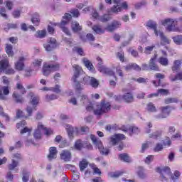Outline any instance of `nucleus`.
<instances>
[{"instance_id": "obj_16", "label": "nucleus", "mask_w": 182, "mask_h": 182, "mask_svg": "<svg viewBox=\"0 0 182 182\" xmlns=\"http://www.w3.org/2000/svg\"><path fill=\"white\" fill-rule=\"evenodd\" d=\"M146 26H148V28H150L151 29H153L156 36H159V31L157 30V23H156V21L149 20L146 23Z\"/></svg>"}, {"instance_id": "obj_55", "label": "nucleus", "mask_w": 182, "mask_h": 182, "mask_svg": "<svg viewBox=\"0 0 182 182\" xmlns=\"http://www.w3.org/2000/svg\"><path fill=\"white\" fill-rule=\"evenodd\" d=\"M154 76H155L156 79H159V80H158L159 85H160V83H161V80H160V79H164V77H166V75H164V74H161V73H156Z\"/></svg>"}, {"instance_id": "obj_58", "label": "nucleus", "mask_w": 182, "mask_h": 182, "mask_svg": "<svg viewBox=\"0 0 182 182\" xmlns=\"http://www.w3.org/2000/svg\"><path fill=\"white\" fill-rule=\"evenodd\" d=\"M154 48H155V46L146 47L144 53H146V55H150V53H151V52H153V49H154Z\"/></svg>"}, {"instance_id": "obj_56", "label": "nucleus", "mask_w": 182, "mask_h": 182, "mask_svg": "<svg viewBox=\"0 0 182 182\" xmlns=\"http://www.w3.org/2000/svg\"><path fill=\"white\" fill-rule=\"evenodd\" d=\"M80 102H82L83 105H87V103H90V101H89L87 95H81Z\"/></svg>"}, {"instance_id": "obj_4", "label": "nucleus", "mask_w": 182, "mask_h": 182, "mask_svg": "<svg viewBox=\"0 0 182 182\" xmlns=\"http://www.w3.org/2000/svg\"><path fill=\"white\" fill-rule=\"evenodd\" d=\"M90 139L94 144H95V146L99 149L100 154H102L103 156H109V153H110V149H109V148H105L100 139H97L96 136L93 134H91Z\"/></svg>"}, {"instance_id": "obj_64", "label": "nucleus", "mask_w": 182, "mask_h": 182, "mask_svg": "<svg viewBox=\"0 0 182 182\" xmlns=\"http://www.w3.org/2000/svg\"><path fill=\"white\" fill-rule=\"evenodd\" d=\"M153 160H154V156L153 155H149L148 156L146 159H145V163L146 164H150L151 163V161H153Z\"/></svg>"}, {"instance_id": "obj_5", "label": "nucleus", "mask_w": 182, "mask_h": 182, "mask_svg": "<svg viewBox=\"0 0 182 182\" xmlns=\"http://www.w3.org/2000/svg\"><path fill=\"white\" fill-rule=\"evenodd\" d=\"M110 110V103L102 101L100 104L97 105L96 109L94 110V114L97 116H100L103 113H107Z\"/></svg>"}, {"instance_id": "obj_6", "label": "nucleus", "mask_w": 182, "mask_h": 182, "mask_svg": "<svg viewBox=\"0 0 182 182\" xmlns=\"http://www.w3.org/2000/svg\"><path fill=\"white\" fill-rule=\"evenodd\" d=\"M41 130H44V134L46 136H50V134H53V131H52V129L45 127V126L42 124V122H38V129L34 132L35 139H41Z\"/></svg>"}, {"instance_id": "obj_8", "label": "nucleus", "mask_w": 182, "mask_h": 182, "mask_svg": "<svg viewBox=\"0 0 182 182\" xmlns=\"http://www.w3.org/2000/svg\"><path fill=\"white\" fill-rule=\"evenodd\" d=\"M97 60L99 61L98 63V70L101 72V73H104L105 75H108L109 76H113L114 73L110 70V68H107L105 65H102L103 64V60L100 57L97 58Z\"/></svg>"}, {"instance_id": "obj_43", "label": "nucleus", "mask_w": 182, "mask_h": 182, "mask_svg": "<svg viewBox=\"0 0 182 182\" xmlns=\"http://www.w3.org/2000/svg\"><path fill=\"white\" fill-rule=\"evenodd\" d=\"M147 110L148 112H151V113H154L155 112H157V109L156 108V106L153 102H149L147 105Z\"/></svg>"}, {"instance_id": "obj_63", "label": "nucleus", "mask_w": 182, "mask_h": 182, "mask_svg": "<svg viewBox=\"0 0 182 182\" xmlns=\"http://www.w3.org/2000/svg\"><path fill=\"white\" fill-rule=\"evenodd\" d=\"M46 99L47 102H50V100H55V99H58V96H56L55 95H47L46 96Z\"/></svg>"}, {"instance_id": "obj_50", "label": "nucleus", "mask_w": 182, "mask_h": 182, "mask_svg": "<svg viewBox=\"0 0 182 182\" xmlns=\"http://www.w3.org/2000/svg\"><path fill=\"white\" fill-rule=\"evenodd\" d=\"M162 145L163 146L166 147V146L168 147H170L171 146V140H170L169 137H166V140H162Z\"/></svg>"}, {"instance_id": "obj_57", "label": "nucleus", "mask_w": 182, "mask_h": 182, "mask_svg": "<svg viewBox=\"0 0 182 182\" xmlns=\"http://www.w3.org/2000/svg\"><path fill=\"white\" fill-rule=\"evenodd\" d=\"M17 26L15 23H7V28H4V31H6V32H8V31H9V29H16Z\"/></svg>"}, {"instance_id": "obj_44", "label": "nucleus", "mask_w": 182, "mask_h": 182, "mask_svg": "<svg viewBox=\"0 0 182 182\" xmlns=\"http://www.w3.org/2000/svg\"><path fill=\"white\" fill-rule=\"evenodd\" d=\"M159 62L162 66H168V59L167 58L160 57Z\"/></svg>"}, {"instance_id": "obj_28", "label": "nucleus", "mask_w": 182, "mask_h": 182, "mask_svg": "<svg viewBox=\"0 0 182 182\" xmlns=\"http://www.w3.org/2000/svg\"><path fill=\"white\" fill-rule=\"evenodd\" d=\"M28 97H31V103L33 105V106H36L38 103H39V97L35 96V94L33 92H29L28 95Z\"/></svg>"}, {"instance_id": "obj_18", "label": "nucleus", "mask_w": 182, "mask_h": 182, "mask_svg": "<svg viewBox=\"0 0 182 182\" xmlns=\"http://www.w3.org/2000/svg\"><path fill=\"white\" fill-rule=\"evenodd\" d=\"M159 36L161 38V45L164 46V45H168L171 42L170 39H168L165 35L164 32H161L159 31L158 32Z\"/></svg>"}, {"instance_id": "obj_34", "label": "nucleus", "mask_w": 182, "mask_h": 182, "mask_svg": "<svg viewBox=\"0 0 182 182\" xmlns=\"http://www.w3.org/2000/svg\"><path fill=\"white\" fill-rule=\"evenodd\" d=\"M14 49V47L11 44H6V53H7L8 56H10L12 58L14 56V51L12 50Z\"/></svg>"}, {"instance_id": "obj_27", "label": "nucleus", "mask_w": 182, "mask_h": 182, "mask_svg": "<svg viewBox=\"0 0 182 182\" xmlns=\"http://www.w3.org/2000/svg\"><path fill=\"white\" fill-rule=\"evenodd\" d=\"M122 99H124V102L127 103H132L134 102V97H133V94L130 92H127L122 96Z\"/></svg>"}, {"instance_id": "obj_9", "label": "nucleus", "mask_w": 182, "mask_h": 182, "mask_svg": "<svg viewBox=\"0 0 182 182\" xmlns=\"http://www.w3.org/2000/svg\"><path fill=\"white\" fill-rule=\"evenodd\" d=\"M52 70H59V64H46L43 67V74L44 76H49Z\"/></svg>"}, {"instance_id": "obj_32", "label": "nucleus", "mask_w": 182, "mask_h": 182, "mask_svg": "<svg viewBox=\"0 0 182 182\" xmlns=\"http://www.w3.org/2000/svg\"><path fill=\"white\" fill-rule=\"evenodd\" d=\"M31 22L36 26H39L41 20L39 19V14L37 13L34 14L33 18H31Z\"/></svg>"}, {"instance_id": "obj_25", "label": "nucleus", "mask_w": 182, "mask_h": 182, "mask_svg": "<svg viewBox=\"0 0 182 182\" xmlns=\"http://www.w3.org/2000/svg\"><path fill=\"white\" fill-rule=\"evenodd\" d=\"M71 29L73 32L77 33V32L82 31V26H80L77 21H73L71 23Z\"/></svg>"}, {"instance_id": "obj_45", "label": "nucleus", "mask_w": 182, "mask_h": 182, "mask_svg": "<svg viewBox=\"0 0 182 182\" xmlns=\"http://www.w3.org/2000/svg\"><path fill=\"white\" fill-rule=\"evenodd\" d=\"M164 102L166 105H169V103H178V99L176 97H169V98L165 99Z\"/></svg>"}, {"instance_id": "obj_39", "label": "nucleus", "mask_w": 182, "mask_h": 182, "mask_svg": "<svg viewBox=\"0 0 182 182\" xmlns=\"http://www.w3.org/2000/svg\"><path fill=\"white\" fill-rule=\"evenodd\" d=\"M66 130L70 139H73V133L75 132L73 127L67 125Z\"/></svg>"}, {"instance_id": "obj_31", "label": "nucleus", "mask_w": 182, "mask_h": 182, "mask_svg": "<svg viewBox=\"0 0 182 182\" xmlns=\"http://www.w3.org/2000/svg\"><path fill=\"white\" fill-rule=\"evenodd\" d=\"M180 68H181V60H175L173 62V65L172 66V71L178 72L180 70Z\"/></svg>"}, {"instance_id": "obj_14", "label": "nucleus", "mask_w": 182, "mask_h": 182, "mask_svg": "<svg viewBox=\"0 0 182 182\" xmlns=\"http://www.w3.org/2000/svg\"><path fill=\"white\" fill-rule=\"evenodd\" d=\"M113 3L114 5L111 9V11L114 14H119V12H122V0H113Z\"/></svg>"}, {"instance_id": "obj_49", "label": "nucleus", "mask_w": 182, "mask_h": 182, "mask_svg": "<svg viewBox=\"0 0 182 182\" xmlns=\"http://www.w3.org/2000/svg\"><path fill=\"white\" fill-rule=\"evenodd\" d=\"M33 66L35 68L36 70L39 69V68L42 66V60H36L33 63Z\"/></svg>"}, {"instance_id": "obj_41", "label": "nucleus", "mask_w": 182, "mask_h": 182, "mask_svg": "<svg viewBox=\"0 0 182 182\" xmlns=\"http://www.w3.org/2000/svg\"><path fill=\"white\" fill-rule=\"evenodd\" d=\"M16 87L18 90H20V93H21V95H25V93H26V90L25 89V87H23V85L21 82H18L16 85Z\"/></svg>"}, {"instance_id": "obj_26", "label": "nucleus", "mask_w": 182, "mask_h": 182, "mask_svg": "<svg viewBox=\"0 0 182 182\" xmlns=\"http://www.w3.org/2000/svg\"><path fill=\"white\" fill-rule=\"evenodd\" d=\"M125 70H136V72H140L141 68L136 63H131L125 67Z\"/></svg>"}, {"instance_id": "obj_38", "label": "nucleus", "mask_w": 182, "mask_h": 182, "mask_svg": "<svg viewBox=\"0 0 182 182\" xmlns=\"http://www.w3.org/2000/svg\"><path fill=\"white\" fill-rule=\"evenodd\" d=\"M99 21L100 22H109V21H111L112 16L109 14H104L103 16L98 18Z\"/></svg>"}, {"instance_id": "obj_2", "label": "nucleus", "mask_w": 182, "mask_h": 182, "mask_svg": "<svg viewBox=\"0 0 182 182\" xmlns=\"http://www.w3.org/2000/svg\"><path fill=\"white\" fill-rule=\"evenodd\" d=\"M63 20L60 23H51V25H53L54 26H59L60 29H62L63 32L68 35V36H70V31H69V28L66 27V25L69 23V21L72 19V15L65 13V15L63 16Z\"/></svg>"}, {"instance_id": "obj_17", "label": "nucleus", "mask_w": 182, "mask_h": 182, "mask_svg": "<svg viewBox=\"0 0 182 182\" xmlns=\"http://www.w3.org/2000/svg\"><path fill=\"white\" fill-rule=\"evenodd\" d=\"M25 58L23 57H19L18 60L15 63L16 69L17 70H23L25 68Z\"/></svg>"}, {"instance_id": "obj_7", "label": "nucleus", "mask_w": 182, "mask_h": 182, "mask_svg": "<svg viewBox=\"0 0 182 182\" xmlns=\"http://www.w3.org/2000/svg\"><path fill=\"white\" fill-rule=\"evenodd\" d=\"M9 60L5 59L0 61V73H6V75H14L15 70L10 68Z\"/></svg>"}, {"instance_id": "obj_19", "label": "nucleus", "mask_w": 182, "mask_h": 182, "mask_svg": "<svg viewBox=\"0 0 182 182\" xmlns=\"http://www.w3.org/2000/svg\"><path fill=\"white\" fill-rule=\"evenodd\" d=\"M80 38L81 39V41H82V42H86V41H88L90 42V43L92 45V42H95V36H93V34L89 33L86 35V37H85V36L82 35H80Z\"/></svg>"}, {"instance_id": "obj_48", "label": "nucleus", "mask_w": 182, "mask_h": 182, "mask_svg": "<svg viewBox=\"0 0 182 182\" xmlns=\"http://www.w3.org/2000/svg\"><path fill=\"white\" fill-rule=\"evenodd\" d=\"M90 85H91L92 87H97V86H99V81H97L96 78L91 77Z\"/></svg>"}, {"instance_id": "obj_46", "label": "nucleus", "mask_w": 182, "mask_h": 182, "mask_svg": "<svg viewBox=\"0 0 182 182\" xmlns=\"http://www.w3.org/2000/svg\"><path fill=\"white\" fill-rule=\"evenodd\" d=\"M129 131L131 132V134H129L130 136H132V134H133V133L135 134H139V133H140V129H139L136 127H129Z\"/></svg>"}, {"instance_id": "obj_10", "label": "nucleus", "mask_w": 182, "mask_h": 182, "mask_svg": "<svg viewBox=\"0 0 182 182\" xmlns=\"http://www.w3.org/2000/svg\"><path fill=\"white\" fill-rule=\"evenodd\" d=\"M43 46L47 52L53 50V49L56 48V39L53 38H49L47 40V43H45Z\"/></svg>"}, {"instance_id": "obj_51", "label": "nucleus", "mask_w": 182, "mask_h": 182, "mask_svg": "<svg viewBox=\"0 0 182 182\" xmlns=\"http://www.w3.org/2000/svg\"><path fill=\"white\" fill-rule=\"evenodd\" d=\"M22 181L23 182H28L29 181V173L25 170L23 171Z\"/></svg>"}, {"instance_id": "obj_24", "label": "nucleus", "mask_w": 182, "mask_h": 182, "mask_svg": "<svg viewBox=\"0 0 182 182\" xmlns=\"http://www.w3.org/2000/svg\"><path fill=\"white\" fill-rule=\"evenodd\" d=\"M92 79V77L90 76H85V73H83L82 70V76L79 78L80 83L82 85H90V80Z\"/></svg>"}, {"instance_id": "obj_3", "label": "nucleus", "mask_w": 182, "mask_h": 182, "mask_svg": "<svg viewBox=\"0 0 182 182\" xmlns=\"http://www.w3.org/2000/svg\"><path fill=\"white\" fill-rule=\"evenodd\" d=\"M175 22L177 21L173 18H166L161 21V23L164 26H166V29L168 32H182V28L176 27Z\"/></svg>"}, {"instance_id": "obj_22", "label": "nucleus", "mask_w": 182, "mask_h": 182, "mask_svg": "<svg viewBox=\"0 0 182 182\" xmlns=\"http://www.w3.org/2000/svg\"><path fill=\"white\" fill-rule=\"evenodd\" d=\"M60 157L62 160H65V161H70V159H72V154L68 150H64L60 154Z\"/></svg>"}, {"instance_id": "obj_40", "label": "nucleus", "mask_w": 182, "mask_h": 182, "mask_svg": "<svg viewBox=\"0 0 182 182\" xmlns=\"http://www.w3.org/2000/svg\"><path fill=\"white\" fill-rule=\"evenodd\" d=\"M19 166V162L15 159H12V163L9 165V170H15Z\"/></svg>"}, {"instance_id": "obj_36", "label": "nucleus", "mask_w": 182, "mask_h": 182, "mask_svg": "<svg viewBox=\"0 0 182 182\" xmlns=\"http://www.w3.org/2000/svg\"><path fill=\"white\" fill-rule=\"evenodd\" d=\"M92 31H94V32H95V33H97L98 35H101V33H105V30H102V27L97 25L92 26Z\"/></svg>"}, {"instance_id": "obj_12", "label": "nucleus", "mask_w": 182, "mask_h": 182, "mask_svg": "<svg viewBox=\"0 0 182 182\" xmlns=\"http://www.w3.org/2000/svg\"><path fill=\"white\" fill-rule=\"evenodd\" d=\"M120 26H122V23L117 20H114L105 28V29L108 32H114V31H116V29H119Z\"/></svg>"}, {"instance_id": "obj_42", "label": "nucleus", "mask_w": 182, "mask_h": 182, "mask_svg": "<svg viewBox=\"0 0 182 182\" xmlns=\"http://www.w3.org/2000/svg\"><path fill=\"white\" fill-rule=\"evenodd\" d=\"M120 160L125 161L126 163H130V157L127 154H122L119 156Z\"/></svg>"}, {"instance_id": "obj_60", "label": "nucleus", "mask_w": 182, "mask_h": 182, "mask_svg": "<svg viewBox=\"0 0 182 182\" xmlns=\"http://www.w3.org/2000/svg\"><path fill=\"white\" fill-rule=\"evenodd\" d=\"M138 176L139 177V178H141L142 180L146 178L147 177V175L144 173V171L140 169L138 173Z\"/></svg>"}, {"instance_id": "obj_11", "label": "nucleus", "mask_w": 182, "mask_h": 182, "mask_svg": "<svg viewBox=\"0 0 182 182\" xmlns=\"http://www.w3.org/2000/svg\"><path fill=\"white\" fill-rule=\"evenodd\" d=\"M161 114L156 115V119H166L171 113V107L170 106L161 107L160 108Z\"/></svg>"}, {"instance_id": "obj_30", "label": "nucleus", "mask_w": 182, "mask_h": 182, "mask_svg": "<svg viewBox=\"0 0 182 182\" xmlns=\"http://www.w3.org/2000/svg\"><path fill=\"white\" fill-rule=\"evenodd\" d=\"M83 62L88 70H90L91 72H94L95 68L93 67V65L92 64V63L87 60V58H84Z\"/></svg>"}, {"instance_id": "obj_15", "label": "nucleus", "mask_w": 182, "mask_h": 182, "mask_svg": "<svg viewBox=\"0 0 182 182\" xmlns=\"http://www.w3.org/2000/svg\"><path fill=\"white\" fill-rule=\"evenodd\" d=\"M126 136L122 134H115L114 136L111 137V142L113 146H116L121 140H124Z\"/></svg>"}, {"instance_id": "obj_54", "label": "nucleus", "mask_w": 182, "mask_h": 182, "mask_svg": "<svg viewBox=\"0 0 182 182\" xmlns=\"http://www.w3.org/2000/svg\"><path fill=\"white\" fill-rule=\"evenodd\" d=\"M146 127H145V132L149 134L151 133V127H153V124L151 122H146Z\"/></svg>"}, {"instance_id": "obj_62", "label": "nucleus", "mask_w": 182, "mask_h": 182, "mask_svg": "<svg viewBox=\"0 0 182 182\" xmlns=\"http://www.w3.org/2000/svg\"><path fill=\"white\" fill-rule=\"evenodd\" d=\"M6 9H5V8H1L0 9V15H1V16L4 18V19H8V14H6Z\"/></svg>"}, {"instance_id": "obj_37", "label": "nucleus", "mask_w": 182, "mask_h": 182, "mask_svg": "<svg viewBox=\"0 0 182 182\" xmlns=\"http://www.w3.org/2000/svg\"><path fill=\"white\" fill-rule=\"evenodd\" d=\"M88 165L89 163L87 162V161H86V159H83L82 161H81L79 164L80 171H84L85 168H86Z\"/></svg>"}, {"instance_id": "obj_61", "label": "nucleus", "mask_w": 182, "mask_h": 182, "mask_svg": "<svg viewBox=\"0 0 182 182\" xmlns=\"http://www.w3.org/2000/svg\"><path fill=\"white\" fill-rule=\"evenodd\" d=\"M70 14H73V16H75V18H79V16L80 15V13H79V10L77 9H73L70 11Z\"/></svg>"}, {"instance_id": "obj_13", "label": "nucleus", "mask_w": 182, "mask_h": 182, "mask_svg": "<svg viewBox=\"0 0 182 182\" xmlns=\"http://www.w3.org/2000/svg\"><path fill=\"white\" fill-rule=\"evenodd\" d=\"M157 59V55H155L154 58H151L149 60V69L151 70H154L155 72H160V68L156 63V60Z\"/></svg>"}, {"instance_id": "obj_21", "label": "nucleus", "mask_w": 182, "mask_h": 182, "mask_svg": "<svg viewBox=\"0 0 182 182\" xmlns=\"http://www.w3.org/2000/svg\"><path fill=\"white\" fill-rule=\"evenodd\" d=\"M2 91H0V100H6V97L9 94V87L4 86L1 88Z\"/></svg>"}, {"instance_id": "obj_52", "label": "nucleus", "mask_w": 182, "mask_h": 182, "mask_svg": "<svg viewBox=\"0 0 182 182\" xmlns=\"http://www.w3.org/2000/svg\"><path fill=\"white\" fill-rule=\"evenodd\" d=\"M74 52H76L80 56H85V53L83 52V49L79 47H74L73 48Z\"/></svg>"}, {"instance_id": "obj_1", "label": "nucleus", "mask_w": 182, "mask_h": 182, "mask_svg": "<svg viewBox=\"0 0 182 182\" xmlns=\"http://www.w3.org/2000/svg\"><path fill=\"white\" fill-rule=\"evenodd\" d=\"M74 69V74L72 77V80L74 83V87L77 92H82L83 90V86L80 84V77L83 75V69L80 66L75 64L73 65Z\"/></svg>"}, {"instance_id": "obj_20", "label": "nucleus", "mask_w": 182, "mask_h": 182, "mask_svg": "<svg viewBox=\"0 0 182 182\" xmlns=\"http://www.w3.org/2000/svg\"><path fill=\"white\" fill-rule=\"evenodd\" d=\"M49 154L48 155V160H53V159H56V156L58 154V149L55 146H52L49 149Z\"/></svg>"}, {"instance_id": "obj_23", "label": "nucleus", "mask_w": 182, "mask_h": 182, "mask_svg": "<svg viewBox=\"0 0 182 182\" xmlns=\"http://www.w3.org/2000/svg\"><path fill=\"white\" fill-rule=\"evenodd\" d=\"M13 100L16 103H20L22 104L25 102V99L21 96L18 92H14L12 95Z\"/></svg>"}, {"instance_id": "obj_29", "label": "nucleus", "mask_w": 182, "mask_h": 182, "mask_svg": "<svg viewBox=\"0 0 182 182\" xmlns=\"http://www.w3.org/2000/svg\"><path fill=\"white\" fill-rule=\"evenodd\" d=\"M163 135V131L162 130H157L152 134H150L149 135V139H154L155 140H157L159 137H161Z\"/></svg>"}, {"instance_id": "obj_35", "label": "nucleus", "mask_w": 182, "mask_h": 182, "mask_svg": "<svg viewBox=\"0 0 182 182\" xmlns=\"http://www.w3.org/2000/svg\"><path fill=\"white\" fill-rule=\"evenodd\" d=\"M46 36V31L42 30V31H37L35 37L38 38L39 39H43Z\"/></svg>"}, {"instance_id": "obj_47", "label": "nucleus", "mask_w": 182, "mask_h": 182, "mask_svg": "<svg viewBox=\"0 0 182 182\" xmlns=\"http://www.w3.org/2000/svg\"><path fill=\"white\" fill-rule=\"evenodd\" d=\"M173 41L176 45H180L182 43V35H178L173 37Z\"/></svg>"}, {"instance_id": "obj_53", "label": "nucleus", "mask_w": 182, "mask_h": 182, "mask_svg": "<svg viewBox=\"0 0 182 182\" xmlns=\"http://www.w3.org/2000/svg\"><path fill=\"white\" fill-rule=\"evenodd\" d=\"M123 174V172L121 171H116V172H112L109 173L110 177L113 178H117L118 177H120Z\"/></svg>"}, {"instance_id": "obj_59", "label": "nucleus", "mask_w": 182, "mask_h": 182, "mask_svg": "<svg viewBox=\"0 0 182 182\" xmlns=\"http://www.w3.org/2000/svg\"><path fill=\"white\" fill-rule=\"evenodd\" d=\"M163 150V144L157 143L156 144L155 147L154 148V151H161Z\"/></svg>"}, {"instance_id": "obj_33", "label": "nucleus", "mask_w": 182, "mask_h": 182, "mask_svg": "<svg viewBox=\"0 0 182 182\" xmlns=\"http://www.w3.org/2000/svg\"><path fill=\"white\" fill-rule=\"evenodd\" d=\"M84 147H85V144H83V141H82V139H78L75 141V149H76V150L80 151Z\"/></svg>"}]
</instances>
